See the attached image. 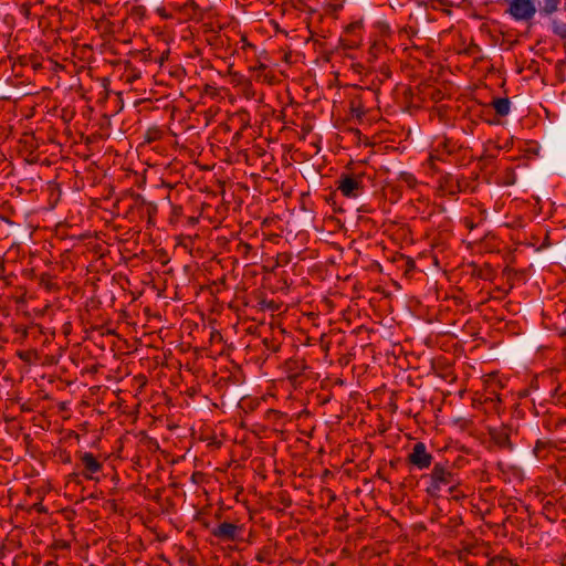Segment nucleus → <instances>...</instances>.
<instances>
[{"label":"nucleus","mask_w":566,"mask_h":566,"mask_svg":"<svg viewBox=\"0 0 566 566\" xmlns=\"http://www.w3.org/2000/svg\"><path fill=\"white\" fill-rule=\"evenodd\" d=\"M264 69H265V65L263 63H259L258 65L251 67L252 71L258 72V73H260ZM258 76H260V74H258Z\"/></svg>","instance_id":"11"},{"label":"nucleus","mask_w":566,"mask_h":566,"mask_svg":"<svg viewBox=\"0 0 566 566\" xmlns=\"http://www.w3.org/2000/svg\"><path fill=\"white\" fill-rule=\"evenodd\" d=\"M361 187V180L352 176H343L338 180V190L348 198H355L358 196V191Z\"/></svg>","instance_id":"5"},{"label":"nucleus","mask_w":566,"mask_h":566,"mask_svg":"<svg viewBox=\"0 0 566 566\" xmlns=\"http://www.w3.org/2000/svg\"><path fill=\"white\" fill-rule=\"evenodd\" d=\"M559 0H507L506 13L516 22H530L539 11L549 15L557 11Z\"/></svg>","instance_id":"1"},{"label":"nucleus","mask_w":566,"mask_h":566,"mask_svg":"<svg viewBox=\"0 0 566 566\" xmlns=\"http://www.w3.org/2000/svg\"><path fill=\"white\" fill-rule=\"evenodd\" d=\"M494 109L500 116H505L510 113V102L506 98H497L493 102Z\"/></svg>","instance_id":"7"},{"label":"nucleus","mask_w":566,"mask_h":566,"mask_svg":"<svg viewBox=\"0 0 566 566\" xmlns=\"http://www.w3.org/2000/svg\"><path fill=\"white\" fill-rule=\"evenodd\" d=\"M458 481L454 479L452 471L448 470L444 465L437 463L434 464L430 474V484L427 491L431 495H437L442 486H450V492L453 491Z\"/></svg>","instance_id":"2"},{"label":"nucleus","mask_w":566,"mask_h":566,"mask_svg":"<svg viewBox=\"0 0 566 566\" xmlns=\"http://www.w3.org/2000/svg\"><path fill=\"white\" fill-rule=\"evenodd\" d=\"M409 461L420 470L431 465L432 455L427 452L424 443L417 442L409 454Z\"/></svg>","instance_id":"3"},{"label":"nucleus","mask_w":566,"mask_h":566,"mask_svg":"<svg viewBox=\"0 0 566 566\" xmlns=\"http://www.w3.org/2000/svg\"><path fill=\"white\" fill-rule=\"evenodd\" d=\"M70 331H71V325H70V323H65V324L63 325V333H64L65 335H69Z\"/></svg>","instance_id":"14"},{"label":"nucleus","mask_w":566,"mask_h":566,"mask_svg":"<svg viewBox=\"0 0 566 566\" xmlns=\"http://www.w3.org/2000/svg\"><path fill=\"white\" fill-rule=\"evenodd\" d=\"M56 546H61V547H64V548H65V547H67V546H69V544H67L66 542H57V543H56Z\"/></svg>","instance_id":"15"},{"label":"nucleus","mask_w":566,"mask_h":566,"mask_svg":"<svg viewBox=\"0 0 566 566\" xmlns=\"http://www.w3.org/2000/svg\"><path fill=\"white\" fill-rule=\"evenodd\" d=\"M54 457L57 461L67 463L71 460V454L66 449H63L62 447L59 448V450L55 452Z\"/></svg>","instance_id":"9"},{"label":"nucleus","mask_w":566,"mask_h":566,"mask_svg":"<svg viewBox=\"0 0 566 566\" xmlns=\"http://www.w3.org/2000/svg\"><path fill=\"white\" fill-rule=\"evenodd\" d=\"M60 193H61L60 189L57 187H54L52 190L53 198H56V200H57L60 197Z\"/></svg>","instance_id":"13"},{"label":"nucleus","mask_w":566,"mask_h":566,"mask_svg":"<svg viewBox=\"0 0 566 566\" xmlns=\"http://www.w3.org/2000/svg\"><path fill=\"white\" fill-rule=\"evenodd\" d=\"M55 234L60 239H65L69 235V226L66 223H59L55 229Z\"/></svg>","instance_id":"10"},{"label":"nucleus","mask_w":566,"mask_h":566,"mask_svg":"<svg viewBox=\"0 0 566 566\" xmlns=\"http://www.w3.org/2000/svg\"><path fill=\"white\" fill-rule=\"evenodd\" d=\"M552 30L553 32L562 39L566 38V23L558 20L552 21Z\"/></svg>","instance_id":"8"},{"label":"nucleus","mask_w":566,"mask_h":566,"mask_svg":"<svg viewBox=\"0 0 566 566\" xmlns=\"http://www.w3.org/2000/svg\"><path fill=\"white\" fill-rule=\"evenodd\" d=\"M80 459V468H82V473L87 478H93V475L99 471L101 463L90 452H78Z\"/></svg>","instance_id":"4"},{"label":"nucleus","mask_w":566,"mask_h":566,"mask_svg":"<svg viewBox=\"0 0 566 566\" xmlns=\"http://www.w3.org/2000/svg\"><path fill=\"white\" fill-rule=\"evenodd\" d=\"M60 193H61L60 189L57 187H54L52 190L53 198H56V200H57L60 197Z\"/></svg>","instance_id":"12"},{"label":"nucleus","mask_w":566,"mask_h":566,"mask_svg":"<svg viewBox=\"0 0 566 566\" xmlns=\"http://www.w3.org/2000/svg\"><path fill=\"white\" fill-rule=\"evenodd\" d=\"M238 531L237 525L224 522L213 530V535L224 541H231L237 537Z\"/></svg>","instance_id":"6"}]
</instances>
